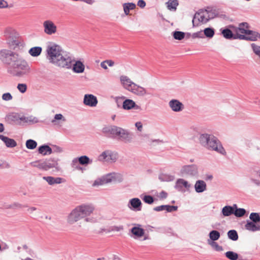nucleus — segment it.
Returning <instances> with one entry per match:
<instances>
[{"label": "nucleus", "instance_id": "obj_40", "mask_svg": "<svg viewBox=\"0 0 260 260\" xmlns=\"http://www.w3.org/2000/svg\"><path fill=\"white\" fill-rule=\"evenodd\" d=\"M173 37L176 40H182L185 37V34L182 31H175L173 33Z\"/></svg>", "mask_w": 260, "mask_h": 260}, {"label": "nucleus", "instance_id": "obj_36", "mask_svg": "<svg viewBox=\"0 0 260 260\" xmlns=\"http://www.w3.org/2000/svg\"><path fill=\"white\" fill-rule=\"evenodd\" d=\"M228 237L233 240L236 241L238 239L237 232L235 230H230L228 233Z\"/></svg>", "mask_w": 260, "mask_h": 260}, {"label": "nucleus", "instance_id": "obj_20", "mask_svg": "<svg viewBox=\"0 0 260 260\" xmlns=\"http://www.w3.org/2000/svg\"><path fill=\"white\" fill-rule=\"evenodd\" d=\"M22 58V56L21 55L19 54L16 52L12 51L11 56L10 57V60H9L8 64H11L12 67L13 66L14 63L18 62V60H19Z\"/></svg>", "mask_w": 260, "mask_h": 260}, {"label": "nucleus", "instance_id": "obj_60", "mask_svg": "<svg viewBox=\"0 0 260 260\" xmlns=\"http://www.w3.org/2000/svg\"><path fill=\"white\" fill-rule=\"evenodd\" d=\"M105 61L109 67H112L114 64V62L112 60H106Z\"/></svg>", "mask_w": 260, "mask_h": 260}, {"label": "nucleus", "instance_id": "obj_51", "mask_svg": "<svg viewBox=\"0 0 260 260\" xmlns=\"http://www.w3.org/2000/svg\"><path fill=\"white\" fill-rule=\"evenodd\" d=\"M12 98V95L9 92L4 93L2 95V99L4 101H10L11 100Z\"/></svg>", "mask_w": 260, "mask_h": 260}, {"label": "nucleus", "instance_id": "obj_59", "mask_svg": "<svg viewBox=\"0 0 260 260\" xmlns=\"http://www.w3.org/2000/svg\"><path fill=\"white\" fill-rule=\"evenodd\" d=\"M253 175L255 177L260 178V170H255L253 172Z\"/></svg>", "mask_w": 260, "mask_h": 260}, {"label": "nucleus", "instance_id": "obj_53", "mask_svg": "<svg viewBox=\"0 0 260 260\" xmlns=\"http://www.w3.org/2000/svg\"><path fill=\"white\" fill-rule=\"evenodd\" d=\"M123 226L122 225H114L111 228V231L119 232L123 230Z\"/></svg>", "mask_w": 260, "mask_h": 260}, {"label": "nucleus", "instance_id": "obj_38", "mask_svg": "<svg viewBox=\"0 0 260 260\" xmlns=\"http://www.w3.org/2000/svg\"><path fill=\"white\" fill-rule=\"evenodd\" d=\"M225 254L226 257L230 260H237L238 258V254L233 251H228Z\"/></svg>", "mask_w": 260, "mask_h": 260}, {"label": "nucleus", "instance_id": "obj_45", "mask_svg": "<svg viewBox=\"0 0 260 260\" xmlns=\"http://www.w3.org/2000/svg\"><path fill=\"white\" fill-rule=\"evenodd\" d=\"M59 120H62L63 121H66V119L63 117L62 114H57L55 115L54 119H53L51 122L54 124H58L57 121Z\"/></svg>", "mask_w": 260, "mask_h": 260}, {"label": "nucleus", "instance_id": "obj_14", "mask_svg": "<svg viewBox=\"0 0 260 260\" xmlns=\"http://www.w3.org/2000/svg\"><path fill=\"white\" fill-rule=\"evenodd\" d=\"M181 172L183 175H196L197 174V169L193 165L186 166L182 168Z\"/></svg>", "mask_w": 260, "mask_h": 260}, {"label": "nucleus", "instance_id": "obj_7", "mask_svg": "<svg viewBox=\"0 0 260 260\" xmlns=\"http://www.w3.org/2000/svg\"><path fill=\"white\" fill-rule=\"evenodd\" d=\"M84 218L76 207L70 213L68 217L67 220L68 222L71 224L77 223L79 224V226H81L82 224L85 223L84 222Z\"/></svg>", "mask_w": 260, "mask_h": 260}, {"label": "nucleus", "instance_id": "obj_12", "mask_svg": "<svg viewBox=\"0 0 260 260\" xmlns=\"http://www.w3.org/2000/svg\"><path fill=\"white\" fill-rule=\"evenodd\" d=\"M120 83L123 87L126 90L129 91L131 88L133 87L135 84L127 76L122 75L120 77Z\"/></svg>", "mask_w": 260, "mask_h": 260}, {"label": "nucleus", "instance_id": "obj_5", "mask_svg": "<svg viewBox=\"0 0 260 260\" xmlns=\"http://www.w3.org/2000/svg\"><path fill=\"white\" fill-rule=\"evenodd\" d=\"M103 132L119 136L125 140L128 139L130 136L129 134L126 131L114 125L105 127L103 128Z\"/></svg>", "mask_w": 260, "mask_h": 260}, {"label": "nucleus", "instance_id": "obj_22", "mask_svg": "<svg viewBox=\"0 0 260 260\" xmlns=\"http://www.w3.org/2000/svg\"><path fill=\"white\" fill-rule=\"evenodd\" d=\"M245 226L246 230L252 232H255L260 230V225L251 221L247 222Z\"/></svg>", "mask_w": 260, "mask_h": 260}, {"label": "nucleus", "instance_id": "obj_41", "mask_svg": "<svg viewBox=\"0 0 260 260\" xmlns=\"http://www.w3.org/2000/svg\"><path fill=\"white\" fill-rule=\"evenodd\" d=\"M4 143L6 146L9 147H14L17 145V143L15 140L12 139H10L8 137L7 138V139H6L4 141Z\"/></svg>", "mask_w": 260, "mask_h": 260}, {"label": "nucleus", "instance_id": "obj_32", "mask_svg": "<svg viewBox=\"0 0 260 260\" xmlns=\"http://www.w3.org/2000/svg\"><path fill=\"white\" fill-rule=\"evenodd\" d=\"M45 161H36L31 163L32 166L40 169L46 171Z\"/></svg>", "mask_w": 260, "mask_h": 260}, {"label": "nucleus", "instance_id": "obj_23", "mask_svg": "<svg viewBox=\"0 0 260 260\" xmlns=\"http://www.w3.org/2000/svg\"><path fill=\"white\" fill-rule=\"evenodd\" d=\"M39 153L43 155H49L52 153V149L48 145H42L39 148Z\"/></svg>", "mask_w": 260, "mask_h": 260}, {"label": "nucleus", "instance_id": "obj_31", "mask_svg": "<svg viewBox=\"0 0 260 260\" xmlns=\"http://www.w3.org/2000/svg\"><path fill=\"white\" fill-rule=\"evenodd\" d=\"M178 5V2L177 0H169L167 3V8L170 11H176Z\"/></svg>", "mask_w": 260, "mask_h": 260}, {"label": "nucleus", "instance_id": "obj_11", "mask_svg": "<svg viewBox=\"0 0 260 260\" xmlns=\"http://www.w3.org/2000/svg\"><path fill=\"white\" fill-rule=\"evenodd\" d=\"M99 159L101 161L107 162H114L117 159V154L110 151H106L99 156Z\"/></svg>", "mask_w": 260, "mask_h": 260}, {"label": "nucleus", "instance_id": "obj_18", "mask_svg": "<svg viewBox=\"0 0 260 260\" xmlns=\"http://www.w3.org/2000/svg\"><path fill=\"white\" fill-rule=\"evenodd\" d=\"M45 163L46 171L52 168H55L57 171L60 170L57 161L54 159L46 160Z\"/></svg>", "mask_w": 260, "mask_h": 260}, {"label": "nucleus", "instance_id": "obj_13", "mask_svg": "<svg viewBox=\"0 0 260 260\" xmlns=\"http://www.w3.org/2000/svg\"><path fill=\"white\" fill-rule=\"evenodd\" d=\"M98 103L96 98L92 94H86L84 98V104L86 105L94 107Z\"/></svg>", "mask_w": 260, "mask_h": 260}, {"label": "nucleus", "instance_id": "obj_43", "mask_svg": "<svg viewBox=\"0 0 260 260\" xmlns=\"http://www.w3.org/2000/svg\"><path fill=\"white\" fill-rule=\"evenodd\" d=\"M105 184H107L112 182L115 179V176L114 174H109L106 176L103 177Z\"/></svg>", "mask_w": 260, "mask_h": 260}, {"label": "nucleus", "instance_id": "obj_4", "mask_svg": "<svg viewBox=\"0 0 260 260\" xmlns=\"http://www.w3.org/2000/svg\"><path fill=\"white\" fill-rule=\"evenodd\" d=\"M14 75L18 77H21L30 72V68L27 62L22 57L18 62L14 63L12 67Z\"/></svg>", "mask_w": 260, "mask_h": 260}, {"label": "nucleus", "instance_id": "obj_28", "mask_svg": "<svg viewBox=\"0 0 260 260\" xmlns=\"http://www.w3.org/2000/svg\"><path fill=\"white\" fill-rule=\"evenodd\" d=\"M42 51L41 47H34L31 48L29 51V53L34 57H37L40 55Z\"/></svg>", "mask_w": 260, "mask_h": 260}, {"label": "nucleus", "instance_id": "obj_3", "mask_svg": "<svg viewBox=\"0 0 260 260\" xmlns=\"http://www.w3.org/2000/svg\"><path fill=\"white\" fill-rule=\"evenodd\" d=\"M259 36L258 33L249 30L248 23L243 22L240 23L239 27L236 29V34L234 39L255 41Z\"/></svg>", "mask_w": 260, "mask_h": 260}, {"label": "nucleus", "instance_id": "obj_9", "mask_svg": "<svg viewBox=\"0 0 260 260\" xmlns=\"http://www.w3.org/2000/svg\"><path fill=\"white\" fill-rule=\"evenodd\" d=\"M5 36L9 47L14 49L19 45V42L14 31L10 32L8 30H6L5 32Z\"/></svg>", "mask_w": 260, "mask_h": 260}, {"label": "nucleus", "instance_id": "obj_37", "mask_svg": "<svg viewBox=\"0 0 260 260\" xmlns=\"http://www.w3.org/2000/svg\"><path fill=\"white\" fill-rule=\"evenodd\" d=\"M204 32L206 37L209 38H212L215 34L214 29L210 27L206 28Z\"/></svg>", "mask_w": 260, "mask_h": 260}, {"label": "nucleus", "instance_id": "obj_55", "mask_svg": "<svg viewBox=\"0 0 260 260\" xmlns=\"http://www.w3.org/2000/svg\"><path fill=\"white\" fill-rule=\"evenodd\" d=\"M166 210L169 212H171L173 211H176L177 210V207L174 206H167V205Z\"/></svg>", "mask_w": 260, "mask_h": 260}, {"label": "nucleus", "instance_id": "obj_30", "mask_svg": "<svg viewBox=\"0 0 260 260\" xmlns=\"http://www.w3.org/2000/svg\"><path fill=\"white\" fill-rule=\"evenodd\" d=\"M234 210L230 206H225L222 209V213L224 216H229L234 214Z\"/></svg>", "mask_w": 260, "mask_h": 260}, {"label": "nucleus", "instance_id": "obj_62", "mask_svg": "<svg viewBox=\"0 0 260 260\" xmlns=\"http://www.w3.org/2000/svg\"><path fill=\"white\" fill-rule=\"evenodd\" d=\"M37 209V208L36 207H30L28 209H27V211L28 212H29L30 213H32L34 211H36Z\"/></svg>", "mask_w": 260, "mask_h": 260}, {"label": "nucleus", "instance_id": "obj_2", "mask_svg": "<svg viewBox=\"0 0 260 260\" xmlns=\"http://www.w3.org/2000/svg\"><path fill=\"white\" fill-rule=\"evenodd\" d=\"M200 144L208 150L215 151L222 154H225V151L220 142L214 136L207 134L200 136Z\"/></svg>", "mask_w": 260, "mask_h": 260}, {"label": "nucleus", "instance_id": "obj_19", "mask_svg": "<svg viewBox=\"0 0 260 260\" xmlns=\"http://www.w3.org/2000/svg\"><path fill=\"white\" fill-rule=\"evenodd\" d=\"M84 70L85 66L81 61H76L73 65V71L76 73H82Z\"/></svg>", "mask_w": 260, "mask_h": 260}, {"label": "nucleus", "instance_id": "obj_24", "mask_svg": "<svg viewBox=\"0 0 260 260\" xmlns=\"http://www.w3.org/2000/svg\"><path fill=\"white\" fill-rule=\"evenodd\" d=\"M194 187L197 192H202L206 189V184L204 181L198 180L196 182Z\"/></svg>", "mask_w": 260, "mask_h": 260}, {"label": "nucleus", "instance_id": "obj_49", "mask_svg": "<svg viewBox=\"0 0 260 260\" xmlns=\"http://www.w3.org/2000/svg\"><path fill=\"white\" fill-rule=\"evenodd\" d=\"M143 200L146 203L149 204H152L154 201V199H153V197L152 196H149V195L145 196L143 199Z\"/></svg>", "mask_w": 260, "mask_h": 260}, {"label": "nucleus", "instance_id": "obj_29", "mask_svg": "<svg viewBox=\"0 0 260 260\" xmlns=\"http://www.w3.org/2000/svg\"><path fill=\"white\" fill-rule=\"evenodd\" d=\"M123 7L125 14L126 15H128L129 14L130 10H134L135 9L136 5L132 3H124L123 5Z\"/></svg>", "mask_w": 260, "mask_h": 260}, {"label": "nucleus", "instance_id": "obj_25", "mask_svg": "<svg viewBox=\"0 0 260 260\" xmlns=\"http://www.w3.org/2000/svg\"><path fill=\"white\" fill-rule=\"evenodd\" d=\"M132 233L136 237L139 238L144 236L145 234L144 230L139 227L135 226L131 229Z\"/></svg>", "mask_w": 260, "mask_h": 260}, {"label": "nucleus", "instance_id": "obj_64", "mask_svg": "<svg viewBox=\"0 0 260 260\" xmlns=\"http://www.w3.org/2000/svg\"><path fill=\"white\" fill-rule=\"evenodd\" d=\"M7 137L4 136L3 135H0V139L4 142L6 139H7Z\"/></svg>", "mask_w": 260, "mask_h": 260}, {"label": "nucleus", "instance_id": "obj_33", "mask_svg": "<svg viewBox=\"0 0 260 260\" xmlns=\"http://www.w3.org/2000/svg\"><path fill=\"white\" fill-rule=\"evenodd\" d=\"M220 237V233L217 231L213 230L210 232L209 238L210 240L214 241L217 240Z\"/></svg>", "mask_w": 260, "mask_h": 260}, {"label": "nucleus", "instance_id": "obj_47", "mask_svg": "<svg viewBox=\"0 0 260 260\" xmlns=\"http://www.w3.org/2000/svg\"><path fill=\"white\" fill-rule=\"evenodd\" d=\"M17 89L21 93H24L27 90V85L26 84L19 83L17 85Z\"/></svg>", "mask_w": 260, "mask_h": 260}, {"label": "nucleus", "instance_id": "obj_48", "mask_svg": "<svg viewBox=\"0 0 260 260\" xmlns=\"http://www.w3.org/2000/svg\"><path fill=\"white\" fill-rule=\"evenodd\" d=\"M89 160V158L86 156H82L79 158V161L81 165L87 164Z\"/></svg>", "mask_w": 260, "mask_h": 260}, {"label": "nucleus", "instance_id": "obj_63", "mask_svg": "<svg viewBox=\"0 0 260 260\" xmlns=\"http://www.w3.org/2000/svg\"><path fill=\"white\" fill-rule=\"evenodd\" d=\"M160 197L162 198H166L167 196V193L164 191H162L160 193Z\"/></svg>", "mask_w": 260, "mask_h": 260}, {"label": "nucleus", "instance_id": "obj_26", "mask_svg": "<svg viewBox=\"0 0 260 260\" xmlns=\"http://www.w3.org/2000/svg\"><path fill=\"white\" fill-rule=\"evenodd\" d=\"M130 204L133 208L138 211L141 210V202L138 198H134L130 200Z\"/></svg>", "mask_w": 260, "mask_h": 260}, {"label": "nucleus", "instance_id": "obj_17", "mask_svg": "<svg viewBox=\"0 0 260 260\" xmlns=\"http://www.w3.org/2000/svg\"><path fill=\"white\" fill-rule=\"evenodd\" d=\"M169 106L173 111L175 112H179L182 110L183 108V104L179 101L176 100H171L169 102Z\"/></svg>", "mask_w": 260, "mask_h": 260}, {"label": "nucleus", "instance_id": "obj_35", "mask_svg": "<svg viewBox=\"0 0 260 260\" xmlns=\"http://www.w3.org/2000/svg\"><path fill=\"white\" fill-rule=\"evenodd\" d=\"M37 146V143L31 139H29L26 142V147L29 149H34L36 148Z\"/></svg>", "mask_w": 260, "mask_h": 260}, {"label": "nucleus", "instance_id": "obj_61", "mask_svg": "<svg viewBox=\"0 0 260 260\" xmlns=\"http://www.w3.org/2000/svg\"><path fill=\"white\" fill-rule=\"evenodd\" d=\"M107 64L106 63V62L105 61H102L101 63V66L102 68H103V69L106 70L108 69V67H107Z\"/></svg>", "mask_w": 260, "mask_h": 260}, {"label": "nucleus", "instance_id": "obj_58", "mask_svg": "<svg viewBox=\"0 0 260 260\" xmlns=\"http://www.w3.org/2000/svg\"><path fill=\"white\" fill-rule=\"evenodd\" d=\"M136 126L137 127L138 130L140 132L142 131V124L141 122H137L135 124Z\"/></svg>", "mask_w": 260, "mask_h": 260}, {"label": "nucleus", "instance_id": "obj_6", "mask_svg": "<svg viewBox=\"0 0 260 260\" xmlns=\"http://www.w3.org/2000/svg\"><path fill=\"white\" fill-rule=\"evenodd\" d=\"M210 19L209 12L207 10H200L197 12L192 19L193 26H198L207 23Z\"/></svg>", "mask_w": 260, "mask_h": 260}, {"label": "nucleus", "instance_id": "obj_46", "mask_svg": "<svg viewBox=\"0 0 260 260\" xmlns=\"http://www.w3.org/2000/svg\"><path fill=\"white\" fill-rule=\"evenodd\" d=\"M208 243L216 250H220L221 247L215 242L208 240Z\"/></svg>", "mask_w": 260, "mask_h": 260}, {"label": "nucleus", "instance_id": "obj_1", "mask_svg": "<svg viewBox=\"0 0 260 260\" xmlns=\"http://www.w3.org/2000/svg\"><path fill=\"white\" fill-rule=\"evenodd\" d=\"M47 58L49 62L60 68L70 69L72 66V59L69 56H64L62 54L61 47L53 44L48 45L46 48Z\"/></svg>", "mask_w": 260, "mask_h": 260}, {"label": "nucleus", "instance_id": "obj_10", "mask_svg": "<svg viewBox=\"0 0 260 260\" xmlns=\"http://www.w3.org/2000/svg\"><path fill=\"white\" fill-rule=\"evenodd\" d=\"M44 32L48 35H52L57 32V26L55 23L50 20H46L43 23Z\"/></svg>", "mask_w": 260, "mask_h": 260}, {"label": "nucleus", "instance_id": "obj_34", "mask_svg": "<svg viewBox=\"0 0 260 260\" xmlns=\"http://www.w3.org/2000/svg\"><path fill=\"white\" fill-rule=\"evenodd\" d=\"M176 185L178 187L182 188L184 187L186 188H188L190 187V185L188 182L184 180L183 179H179L177 181Z\"/></svg>", "mask_w": 260, "mask_h": 260}, {"label": "nucleus", "instance_id": "obj_56", "mask_svg": "<svg viewBox=\"0 0 260 260\" xmlns=\"http://www.w3.org/2000/svg\"><path fill=\"white\" fill-rule=\"evenodd\" d=\"M138 6L139 7H140V8H143L145 7L146 6V3L143 0H139L138 2V4H137Z\"/></svg>", "mask_w": 260, "mask_h": 260}, {"label": "nucleus", "instance_id": "obj_52", "mask_svg": "<svg viewBox=\"0 0 260 260\" xmlns=\"http://www.w3.org/2000/svg\"><path fill=\"white\" fill-rule=\"evenodd\" d=\"M104 184H105V183L104 182L103 178L102 177V178L98 179L96 180L94 182V183L93 184V186L102 185Z\"/></svg>", "mask_w": 260, "mask_h": 260}, {"label": "nucleus", "instance_id": "obj_21", "mask_svg": "<svg viewBox=\"0 0 260 260\" xmlns=\"http://www.w3.org/2000/svg\"><path fill=\"white\" fill-rule=\"evenodd\" d=\"M43 179L46 181L49 184L53 185L55 184H60L62 182V179L60 177L54 178L51 176L44 177Z\"/></svg>", "mask_w": 260, "mask_h": 260}, {"label": "nucleus", "instance_id": "obj_54", "mask_svg": "<svg viewBox=\"0 0 260 260\" xmlns=\"http://www.w3.org/2000/svg\"><path fill=\"white\" fill-rule=\"evenodd\" d=\"M167 208V205H161L154 208V210L156 211H160L164 210H166Z\"/></svg>", "mask_w": 260, "mask_h": 260}, {"label": "nucleus", "instance_id": "obj_27", "mask_svg": "<svg viewBox=\"0 0 260 260\" xmlns=\"http://www.w3.org/2000/svg\"><path fill=\"white\" fill-rule=\"evenodd\" d=\"M136 106V104L132 100H125L123 103V108L125 110H129Z\"/></svg>", "mask_w": 260, "mask_h": 260}, {"label": "nucleus", "instance_id": "obj_16", "mask_svg": "<svg viewBox=\"0 0 260 260\" xmlns=\"http://www.w3.org/2000/svg\"><path fill=\"white\" fill-rule=\"evenodd\" d=\"M12 51L8 49L0 50V59L2 62L8 64Z\"/></svg>", "mask_w": 260, "mask_h": 260}, {"label": "nucleus", "instance_id": "obj_15", "mask_svg": "<svg viewBox=\"0 0 260 260\" xmlns=\"http://www.w3.org/2000/svg\"><path fill=\"white\" fill-rule=\"evenodd\" d=\"M129 91L139 96H143L147 93L146 90L144 87L139 86L135 83Z\"/></svg>", "mask_w": 260, "mask_h": 260}, {"label": "nucleus", "instance_id": "obj_42", "mask_svg": "<svg viewBox=\"0 0 260 260\" xmlns=\"http://www.w3.org/2000/svg\"><path fill=\"white\" fill-rule=\"evenodd\" d=\"M246 213V210L243 208L236 209L234 214L238 217H242Z\"/></svg>", "mask_w": 260, "mask_h": 260}, {"label": "nucleus", "instance_id": "obj_57", "mask_svg": "<svg viewBox=\"0 0 260 260\" xmlns=\"http://www.w3.org/2000/svg\"><path fill=\"white\" fill-rule=\"evenodd\" d=\"M7 3L4 0H0V8H3L7 7Z\"/></svg>", "mask_w": 260, "mask_h": 260}, {"label": "nucleus", "instance_id": "obj_50", "mask_svg": "<svg viewBox=\"0 0 260 260\" xmlns=\"http://www.w3.org/2000/svg\"><path fill=\"white\" fill-rule=\"evenodd\" d=\"M254 53L260 57V46L255 45L254 44L251 45Z\"/></svg>", "mask_w": 260, "mask_h": 260}, {"label": "nucleus", "instance_id": "obj_8", "mask_svg": "<svg viewBox=\"0 0 260 260\" xmlns=\"http://www.w3.org/2000/svg\"><path fill=\"white\" fill-rule=\"evenodd\" d=\"M77 207L84 218V222H88L89 219L87 217L90 216L93 212L94 206L91 204H82Z\"/></svg>", "mask_w": 260, "mask_h": 260}, {"label": "nucleus", "instance_id": "obj_44", "mask_svg": "<svg viewBox=\"0 0 260 260\" xmlns=\"http://www.w3.org/2000/svg\"><path fill=\"white\" fill-rule=\"evenodd\" d=\"M249 218L252 221V222L255 223L260 221V216L257 213H251L250 214Z\"/></svg>", "mask_w": 260, "mask_h": 260}, {"label": "nucleus", "instance_id": "obj_39", "mask_svg": "<svg viewBox=\"0 0 260 260\" xmlns=\"http://www.w3.org/2000/svg\"><path fill=\"white\" fill-rule=\"evenodd\" d=\"M222 34L223 35V37L228 39H232V38H234V37H233V34L232 31L229 29H223L222 31Z\"/></svg>", "mask_w": 260, "mask_h": 260}]
</instances>
